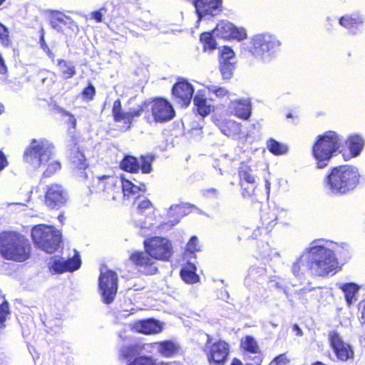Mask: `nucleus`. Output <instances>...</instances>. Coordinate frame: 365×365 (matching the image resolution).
Segmentation results:
<instances>
[{"instance_id": "nucleus-61", "label": "nucleus", "mask_w": 365, "mask_h": 365, "mask_svg": "<svg viewBox=\"0 0 365 365\" xmlns=\"http://www.w3.org/2000/svg\"><path fill=\"white\" fill-rule=\"evenodd\" d=\"M7 72V67L5 64L4 60L0 53V73L5 74Z\"/></svg>"}, {"instance_id": "nucleus-20", "label": "nucleus", "mask_w": 365, "mask_h": 365, "mask_svg": "<svg viewBox=\"0 0 365 365\" xmlns=\"http://www.w3.org/2000/svg\"><path fill=\"white\" fill-rule=\"evenodd\" d=\"M151 112L154 120L159 123L169 121L175 116L173 106L163 98H158L153 101Z\"/></svg>"}, {"instance_id": "nucleus-36", "label": "nucleus", "mask_w": 365, "mask_h": 365, "mask_svg": "<svg viewBox=\"0 0 365 365\" xmlns=\"http://www.w3.org/2000/svg\"><path fill=\"white\" fill-rule=\"evenodd\" d=\"M193 102L200 115L205 116L211 112L212 106L207 103V99L203 95L197 93L194 97Z\"/></svg>"}, {"instance_id": "nucleus-52", "label": "nucleus", "mask_w": 365, "mask_h": 365, "mask_svg": "<svg viewBox=\"0 0 365 365\" xmlns=\"http://www.w3.org/2000/svg\"><path fill=\"white\" fill-rule=\"evenodd\" d=\"M0 41L1 43L8 46L10 44V39L9 38V31L7 28L0 23Z\"/></svg>"}, {"instance_id": "nucleus-3", "label": "nucleus", "mask_w": 365, "mask_h": 365, "mask_svg": "<svg viewBox=\"0 0 365 365\" xmlns=\"http://www.w3.org/2000/svg\"><path fill=\"white\" fill-rule=\"evenodd\" d=\"M0 254L9 260L24 262L31 254V245L27 239L16 232L0 234Z\"/></svg>"}, {"instance_id": "nucleus-7", "label": "nucleus", "mask_w": 365, "mask_h": 365, "mask_svg": "<svg viewBox=\"0 0 365 365\" xmlns=\"http://www.w3.org/2000/svg\"><path fill=\"white\" fill-rule=\"evenodd\" d=\"M337 245L321 239V276L334 275L341 269L334 251Z\"/></svg>"}, {"instance_id": "nucleus-10", "label": "nucleus", "mask_w": 365, "mask_h": 365, "mask_svg": "<svg viewBox=\"0 0 365 365\" xmlns=\"http://www.w3.org/2000/svg\"><path fill=\"white\" fill-rule=\"evenodd\" d=\"M98 285L103 302L106 304L111 303L118 289L117 274L106 268L101 269L98 278Z\"/></svg>"}, {"instance_id": "nucleus-42", "label": "nucleus", "mask_w": 365, "mask_h": 365, "mask_svg": "<svg viewBox=\"0 0 365 365\" xmlns=\"http://www.w3.org/2000/svg\"><path fill=\"white\" fill-rule=\"evenodd\" d=\"M241 346L246 351L257 354L259 351V348L258 346L257 342L256 340L250 336H247L241 340Z\"/></svg>"}, {"instance_id": "nucleus-63", "label": "nucleus", "mask_w": 365, "mask_h": 365, "mask_svg": "<svg viewBox=\"0 0 365 365\" xmlns=\"http://www.w3.org/2000/svg\"><path fill=\"white\" fill-rule=\"evenodd\" d=\"M292 329L297 336H302L303 335L302 329L299 327L297 324H294Z\"/></svg>"}, {"instance_id": "nucleus-56", "label": "nucleus", "mask_w": 365, "mask_h": 365, "mask_svg": "<svg viewBox=\"0 0 365 365\" xmlns=\"http://www.w3.org/2000/svg\"><path fill=\"white\" fill-rule=\"evenodd\" d=\"M289 360L284 354L275 357L269 365H288Z\"/></svg>"}, {"instance_id": "nucleus-30", "label": "nucleus", "mask_w": 365, "mask_h": 365, "mask_svg": "<svg viewBox=\"0 0 365 365\" xmlns=\"http://www.w3.org/2000/svg\"><path fill=\"white\" fill-rule=\"evenodd\" d=\"M221 132L228 137L237 138L241 134V124L232 120H224L218 124Z\"/></svg>"}, {"instance_id": "nucleus-44", "label": "nucleus", "mask_w": 365, "mask_h": 365, "mask_svg": "<svg viewBox=\"0 0 365 365\" xmlns=\"http://www.w3.org/2000/svg\"><path fill=\"white\" fill-rule=\"evenodd\" d=\"M266 269L262 267L252 266L248 270L247 276L254 281L259 282L266 275Z\"/></svg>"}, {"instance_id": "nucleus-49", "label": "nucleus", "mask_w": 365, "mask_h": 365, "mask_svg": "<svg viewBox=\"0 0 365 365\" xmlns=\"http://www.w3.org/2000/svg\"><path fill=\"white\" fill-rule=\"evenodd\" d=\"M153 158L151 156H142L138 161L140 168L143 173H149L151 171V163Z\"/></svg>"}, {"instance_id": "nucleus-19", "label": "nucleus", "mask_w": 365, "mask_h": 365, "mask_svg": "<svg viewBox=\"0 0 365 365\" xmlns=\"http://www.w3.org/2000/svg\"><path fill=\"white\" fill-rule=\"evenodd\" d=\"M68 200L66 190L60 184L53 183L46 186L45 194V203L51 207H60Z\"/></svg>"}, {"instance_id": "nucleus-6", "label": "nucleus", "mask_w": 365, "mask_h": 365, "mask_svg": "<svg viewBox=\"0 0 365 365\" xmlns=\"http://www.w3.org/2000/svg\"><path fill=\"white\" fill-rule=\"evenodd\" d=\"M292 273L298 277L305 272L317 275L319 272V240H314L293 264Z\"/></svg>"}, {"instance_id": "nucleus-11", "label": "nucleus", "mask_w": 365, "mask_h": 365, "mask_svg": "<svg viewBox=\"0 0 365 365\" xmlns=\"http://www.w3.org/2000/svg\"><path fill=\"white\" fill-rule=\"evenodd\" d=\"M197 16V22L210 20L222 11L223 0H192Z\"/></svg>"}, {"instance_id": "nucleus-59", "label": "nucleus", "mask_w": 365, "mask_h": 365, "mask_svg": "<svg viewBox=\"0 0 365 365\" xmlns=\"http://www.w3.org/2000/svg\"><path fill=\"white\" fill-rule=\"evenodd\" d=\"M319 135L317 137L316 141L314 144L313 149H312L313 155L315 158V159L317 160V168H319V153L318 152L319 149Z\"/></svg>"}, {"instance_id": "nucleus-38", "label": "nucleus", "mask_w": 365, "mask_h": 365, "mask_svg": "<svg viewBox=\"0 0 365 365\" xmlns=\"http://www.w3.org/2000/svg\"><path fill=\"white\" fill-rule=\"evenodd\" d=\"M140 354L139 343H135L123 346L120 350L119 356L121 359L130 361L132 358Z\"/></svg>"}, {"instance_id": "nucleus-13", "label": "nucleus", "mask_w": 365, "mask_h": 365, "mask_svg": "<svg viewBox=\"0 0 365 365\" xmlns=\"http://www.w3.org/2000/svg\"><path fill=\"white\" fill-rule=\"evenodd\" d=\"M238 175L242 189V196L244 197L252 196L257 187L255 170L250 165L242 163L238 168Z\"/></svg>"}, {"instance_id": "nucleus-32", "label": "nucleus", "mask_w": 365, "mask_h": 365, "mask_svg": "<svg viewBox=\"0 0 365 365\" xmlns=\"http://www.w3.org/2000/svg\"><path fill=\"white\" fill-rule=\"evenodd\" d=\"M158 353L164 357H171L180 350V345L173 340H167L158 342L157 345Z\"/></svg>"}, {"instance_id": "nucleus-17", "label": "nucleus", "mask_w": 365, "mask_h": 365, "mask_svg": "<svg viewBox=\"0 0 365 365\" xmlns=\"http://www.w3.org/2000/svg\"><path fill=\"white\" fill-rule=\"evenodd\" d=\"M120 178L114 175L98 176L93 179V189L91 192H104L115 198L113 192L120 190Z\"/></svg>"}, {"instance_id": "nucleus-23", "label": "nucleus", "mask_w": 365, "mask_h": 365, "mask_svg": "<svg viewBox=\"0 0 365 365\" xmlns=\"http://www.w3.org/2000/svg\"><path fill=\"white\" fill-rule=\"evenodd\" d=\"M329 341L339 359L345 361L353 358L354 351L350 345L344 343L336 332H330Z\"/></svg>"}, {"instance_id": "nucleus-54", "label": "nucleus", "mask_w": 365, "mask_h": 365, "mask_svg": "<svg viewBox=\"0 0 365 365\" xmlns=\"http://www.w3.org/2000/svg\"><path fill=\"white\" fill-rule=\"evenodd\" d=\"M200 250V246L198 245V240L196 237L190 238V241L187 244L186 252L190 254H193L197 251Z\"/></svg>"}, {"instance_id": "nucleus-31", "label": "nucleus", "mask_w": 365, "mask_h": 365, "mask_svg": "<svg viewBox=\"0 0 365 365\" xmlns=\"http://www.w3.org/2000/svg\"><path fill=\"white\" fill-rule=\"evenodd\" d=\"M338 287L343 292L349 306L356 302L359 286L355 283H340Z\"/></svg>"}, {"instance_id": "nucleus-47", "label": "nucleus", "mask_w": 365, "mask_h": 365, "mask_svg": "<svg viewBox=\"0 0 365 365\" xmlns=\"http://www.w3.org/2000/svg\"><path fill=\"white\" fill-rule=\"evenodd\" d=\"M206 88L210 93L215 94L218 98H224L229 94V91L225 87L208 84Z\"/></svg>"}, {"instance_id": "nucleus-4", "label": "nucleus", "mask_w": 365, "mask_h": 365, "mask_svg": "<svg viewBox=\"0 0 365 365\" xmlns=\"http://www.w3.org/2000/svg\"><path fill=\"white\" fill-rule=\"evenodd\" d=\"M281 46L280 41L269 33L254 35L250 42L249 52L257 60L269 62Z\"/></svg>"}, {"instance_id": "nucleus-51", "label": "nucleus", "mask_w": 365, "mask_h": 365, "mask_svg": "<svg viewBox=\"0 0 365 365\" xmlns=\"http://www.w3.org/2000/svg\"><path fill=\"white\" fill-rule=\"evenodd\" d=\"M9 314V304L7 302H3L0 305V328L5 327L4 322L6 316Z\"/></svg>"}, {"instance_id": "nucleus-14", "label": "nucleus", "mask_w": 365, "mask_h": 365, "mask_svg": "<svg viewBox=\"0 0 365 365\" xmlns=\"http://www.w3.org/2000/svg\"><path fill=\"white\" fill-rule=\"evenodd\" d=\"M81 264L80 256L76 252L73 257L67 259L58 256L52 257L48 262L49 270L53 274L73 272L78 269Z\"/></svg>"}, {"instance_id": "nucleus-39", "label": "nucleus", "mask_w": 365, "mask_h": 365, "mask_svg": "<svg viewBox=\"0 0 365 365\" xmlns=\"http://www.w3.org/2000/svg\"><path fill=\"white\" fill-rule=\"evenodd\" d=\"M137 205V212L134 216H143L144 213L150 215L153 212L152 203L148 199H138L135 201Z\"/></svg>"}, {"instance_id": "nucleus-18", "label": "nucleus", "mask_w": 365, "mask_h": 365, "mask_svg": "<svg viewBox=\"0 0 365 365\" xmlns=\"http://www.w3.org/2000/svg\"><path fill=\"white\" fill-rule=\"evenodd\" d=\"M130 262L136 266L140 272L145 274H154L158 268L155 265V259L150 254L145 252L135 251L130 255Z\"/></svg>"}, {"instance_id": "nucleus-64", "label": "nucleus", "mask_w": 365, "mask_h": 365, "mask_svg": "<svg viewBox=\"0 0 365 365\" xmlns=\"http://www.w3.org/2000/svg\"><path fill=\"white\" fill-rule=\"evenodd\" d=\"M270 187H271V183L269 182V180H267V179H265V188H266V190H267V195H269Z\"/></svg>"}, {"instance_id": "nucleus-1", "label": "nucleus", "mask_w": 365, "mask_h": 365, "mask_svg": "<svg viewBox=\"0 0 365 365\" xmlns=\"http://www.w3.org/2000/svg\"><path fill=\"white\" fill-rule=\"evenodd\" d=\"M53 145L46 139L32 140L24 152V160L34 168H38L48 163L44 177H49L60 170L61 166L58 161L53 159Z\"/></svg>"}, {"instance_id": "nucleus-27", "label": "nucleus", "mask_w": 365, "mask_h": 365, "mask_svg": "<svg viewBox=\"0 0 365 365\" xmlns=\"http://www.w3.org/2000/svg\"><path fill=\"white\" fill-rule=\"evenodd\" d=\"M133 328L137 332L144 334H158L163 329L162 324L153 319L138 322L134 324Z\"/></svg>"}, {"instance_id": "nucleus-55", "label": "nucleus", "mask_w": 365, "mask_h": 365, "mask_svg": "<svg viewBox=\"0 0 365 365\" xmlns=\"http://www.w3.org/2000/svg\"><path fill=\"white\" fill-rule=\"evenodd\" d=\"M262 248H263V252L262 253V257H266L267 254V257H269L270 260L272 258H275V257L279 258V257H280L279 254L277 252H273V251L270 250L269 247L267 244H263Z\"/></svg>"}, {"instance_id": "nucleus-43", "label": "nucleus", "mask_w": 365, "mask_h": 365, "mask_svg": "<svg viewBox=\"0 0 365 365\" xmlns=\"http://www.w3.org/2000/svg\"><path fill=\"white\" fill-rule=\"evenodd\" d=\"M262 225L266 229L272 228L277 222V216L274 210L263 212L261 216Z\"/></svg>"}, {"instance_id": "nucleus-29", "label": "nucleus", "mask_w": 365, "mask_h": 365, "mask_svg": "<svg viewBox=\"0 0 365 365\" xmlns=\"http://www.w3.org/2000/svg\"><path fill=\"white\" fill-rule=\"evenodd\" d=\"M134 221L140 228L143 235H148V232L153 230L156 226L155 217L154 213L143 216H134Z\"/></svg>"}, {"instance_id": "nucleus-9", "label": "nucleus", "mask_w": 365, "mask_h": 365, "mask_svg": "<svg viewBox=\"0 0 365 365\" xmlns=\"http://www.w3.org/2000/svg\"><path fill=\"white\" fill-rule=\"evenodd\" d=\"M341 137L336 131L327 130L321 134V168L327 165L341 146Z\"/></svg>"}, {"instance_id": "nucleus-40", "label": "nucleus", "mask_w": 365, "mask_h": 365, "mask_svg": "<svg viewBox=\"0 0 365 365\" xmlns=\"http://www.w3.org/2000/svg\"><path fill=\"white\" fill-rule=\"evenodd\" d=\"M120 168L130 173H135L140 169V163L133 156H125L120 163Z\"/></svg>"}, {"instance_id": "nucleus-12", "label": "nucleus", "mask_w": 365, "mask_h": 365, "mask_svg": "<svg viewBox=\"0 0 365 365\" xmlns=\"http://www.w3.org/2000/svg\"><path fill=\"white\" fill-rule=\"evenodd\" d=\"M49 22L52 29L65 35L72 36L78 32L77 24L70 16L62 12L52 11L49 17Z\"/></svg>"}, {"instance_id": "nucleus-53", "label": "nucleus", "mask_w": 365, "mask_h": 365, "mask_svg": "<svg viewBox=\"0 0 365 365\" xmlns=\"http://www.w3.org/2000/svg\"><path fill=\"white\" fill-rule=\"evenodd\" d=\"M157 345H158V342L147 343V344L139 343L140 353H142L143 351H144L147 353H150V354L153 353L155 351L158 352V348L157 347Z\"/></svg>"}, {"instance_id": "nucleus-25", "label": "nucleus", "mask_w": 365, "mask_h": 365, "mask_svg": "<svg viewBox=\"0 0 365 365\" xmlns=\"http://www.w3.org/2000/svg\"><path fill=\"white\" fill-rule=\"evenodd\" d=\"M231 114L243 120H247L252 113V103L248 98L231 101L229 105Z\"/></svg>"}, {"instance_id": "nucleus-50", "label": "nucleus", "mask_w": 365, "mask_h": 365, "mask_svg": "<svg viewBox=\"0 0 365 365\" xmlns=\"http://www.w3.org/2000/svg\"><path fill=\"white\" fill-rule=\"evenodd\" d=\"M128 365H155V362L151 357L140 356L129 362Z\"/></svg>"}, {"instance_id": "nucleus-21", "label": "nucleus", "mask_w": 365, "mask_h": 365, "mask_svg": "<svg viewBox=\"0 0 365 365\" xmlns=\"http://www.w3.org/2000/svg\"><path fill=\"white\" fill-rule=\"evenodd\" d=\"M143 111V108L130 109L125 111L121 108L120 101L119 99L114 101L112 113L115 121L123 123L125 130L128 129L132 123L133 118L139 117Z\"/></svg>"}, {"instance_id": "nucleus-60", "label": "nucleus", "mask_w": 365, "mask_h": 365, "mask_svg": "<svg viewBox=\"0 0 365 365\" xmlns=\"http://www.w3.org/2000/svg\"><path fill=\"white\" fill-rule=\"evenodd\" d=\"M61 113H62V115H66L68 117V123H70L73 128H75L76 124V118H74V116L73 115H71V113H69L68 112H67L64 110H62V109L61 110Z\"/></svg>"}, {"instance_id": "nucleus-62", "label": "nucleus", "mask_w": 365, "mask_h": 365, "mask_svg": "<svg viewBox=\"0 0 365 365\" xmlns=\"http://www.w3.org/2000/svg\"><path fill=\"white\" fill-rule=\"evenodd\" d=\"M92 17L96 21V22H101L103 15L100 11H95L92 13Z\"/></svg>"}, {"instance_id": "nucleus-57", "label": "nucleus", "mask_w": 365, "mask_h": 365, "mask_svg": "<svg viewBox=\"0 0 365 365\" xmlns=\"http://www.w3.org/2000/svg\"><path fill=\"white\" fill-rule=\"evenodd\" d=\"M273 210L275 212V213H277V220L282 221L289 218V214L287 209L280 207H276Z\"/></svg>"}, {"instance_id": "nucleus-48", "label": "nucleus", "mask_w": 365, "mask_h": 365, "mask_svg": "<svg viewBox=\"0 0 365 365\" xmlns=\"http://www.w3.org/2000/svg\"><path fill=\"white\" fill-rule=\"evenodd\" d=\"M200 41L204 43V49L215 48V41L210 33H204L200 36Z\"/></svg>"}, {"instance_id": "nucleus-45", "label": "nucleus", "mask_w": 365, "mask_h": 365, "mask_svg": "<svg viewBox=\"0 0 365 365\" xmlns=\"http://www.w3.org/2000/svg\"><path fill=\"white\" fill-rule=\"evenodd\" d=\"M220 63H236L235 53L230 48L224 46L221 49Z\"/></svg>"}, {"instance_id": "nucleus-37", "label": "nucleus", "mask_w": 365, "mask_h": 365, "mask_svg": "<svg viewBox=\"0 0 365 365\" xmlns=\"http://www.w3.org/2000/svg\"><path fill=\"white\" fill-rule=\"evenodd\" d=\"M70 160L75 168L85 170L87 166L85 155L78 148H73L71 150Z\"/></svg>"}, {"instance_id": "nucleus-26", "label": "nucleus", "mask_w": 365, "mask_h": 365, "mask_svg": "<svg viewBox=\"0 0 365 365\" xmlns=\"http://www.w3.org/2000/svg\"><path fill=\"white\" fill-rule=\"evenodd\" d=\"M345 143L349 150V154L347 156L344 155V159L348 160L361 154L365 145V140L362 135L353 133L347 137Z\"/></svg>"}, {"instance_id": "nucleus-34", "label": "nucleus", "mask_w": 365, "mask_h": 365, "mask_svg": "<svg viewBox=\"0 0 365 365\" xmlns=\"http://www.w3.org/2000/svg\"><path fill=\"white\" fill-rule=\"evenodd\" d=\"M57 67L63 79L67 80L73 77L76 73L75 65L63 59L57 60Z\"/></svg>"}, {"instance_id": "nucleus-16", "label": "nucleus", "mask_w": 365, "mask_h": 365, "mask_svg": "<svg viewBox=\"0 0 365 365\" xmlns=\"http://www.w3.org/2000/svg\"><path fill=\"white\" fill-rule=\"evenodd\" d=\"M204 351L210 364L221 365L225 363L228 356L229 345L223 341L207 343L205 346Z\"/></svg>"}, {"instance_id": "nucleus-2", "label": "nucleus", "mask_w": 365, "mask_h": 365, "mask_svg": "<svg viewBox=\"0 0 365 365\" xmlns=\"http://www.w3.org/2000/svg\"><path fill=\"white\" fill-rule=\"evenodd\" d=\"M360 177L356 167L340 165L331 170L324 179V185L332 193L346 194L357 186Z\"/></svg>"}, {"instance_id": "nucleus-24", "label": "nucleus", "mask_w": 365, "mask_h": 365, "mask_svg": "<svg viewBox=\"0 0 365 365\" xmlns=\"http://www.w3.org/2000/svg\"><path fill=\"white\" fill-rule=\"evenodd\" d=\"M364 21L365 16L359 12L345 14L339 19V24L352 35H356L361 32V28Z\"/></svg>"}, {"instance_id": "nucleus-5", "label": "nucleus", "mask_w": 365, "mask_h": 365, "mask_svg": "<svg viewBox=\"0 0 365 365\" xmlns=\"http://www.w3.org/2000/svg\"><path fill=\"white\" fill-rule=\"evenodd\" d=\"M31 236L34 244L47 253L58 250L61 242V234L53 226L38 225L33 227Z\"/></svg>"}, {"instance_id": "nucleus-41", "label": "nucleus", "mask_w": 365, "mask_h": 365, "mask_svg": "<svg viewBox=\"0 0 365 365\" xmlns=\"http://www.w3.org/2000/svg\"><path fill=\"white\" fill-rule=\"evenodd\" d=\"M268 150L275 155H284L288 152V147L285 144L280 143L274 139L267 140Z\"/></svg>"}, {"instance_id": "nucleus-58", "label": "nucleus", "mask_w": 365, "mask_h": 365, "mask_svg": "<svg viewBox=\"0 0 365 365\" xmlns=\"http://www.w3.org/2000/svg\"><path fill=\"white\" fill-rule=\"evenodd\" d=\"M95 88L90 84L82 92V96L86 100H91L95 95Z\"/></svg>"}, {"instance_id": "nucleus-15", "label": "nucleus", "mask_w": 365, "mask_h": 365, "mask_svg": "<svg viewBox=\"0 0 365 365\" xmlns=\"http://www.w3.org/2000/svg\"><path fill=\"white\" fill-rule=\"evenodd\" d=\"M213 35L224 39L234 38L242 41L247 38V31L242 27H236L233 24L221 21L213 30Z\"/></svg>"}, {"instance_id": "nucleus-35", "label": "nucleus", "mask_w": 365, "mask_h": 365, "mask_svg": "<svg viewBox=\"0 0 365 365\" xmlns=\"http://www.w3.org/2000/svg\"><path fill=\"white\" fill-rule=\"evenodd\" d=\"M180 276L182 280L187 284L196 283L200 279V277L196 274V267L192 263H187L182 268Z\"/></svg>"}, {"instance_id": "nucleus-33", "label": "nucleus", "mask_w": 365, "mask_h": 365, "mask_svg": "<svg viewBox=\"0 0 365 365\" xmlns=\"http://www.w3.org/2000/svg\"><path fill=\"white\" fill-rule=\"evenodd\" d=\"M122 190L124 196L128 197L134 196L139 192H144L145 191V186L141 184L140 186L134 185L128 180L120 178V190Z\"/></svg>"}, {"instance_id": "nucleus-28", "label": "nucleus", "mask_w": 365, "mask_h": 365, "mask_svg": "<svg viewBox=\"0 0 365 365\" xmlns=\"http://www.w3.org/2000/svg\"><path fill=\"white\" fill-rule=\"evenodd\" d=\"M192 207L188 204L174 205L170 207L168 211V217L170 219L171 226L179 222L180 219L191 212Z\"/></svg>"}, {"instance_id": "nucleus-8", "label": "nucleus", "mask_w": 365, "mask_h": 365, "mask_svg": "<svg viewBox=\"0 0 365 365\" xmlns=\"http://www.w3.org/2000/svg\"><path fill=\"white\" fill-rule=\"evenodd\" d=\"M145 250H146L155 260L168 261L173 255V245L171 242L162 237H154L144 240Z\"/></svg>"}, {"instance_id": "nucleus-22", "label": "nucleus", "mask_w": 365, "mask_h": 365, "mask_svg": "<svg viewBox=\"0 0 365 365\" xmlns=\"http://www.w3.org/2000/svg\"><path fill=\"white\" fill-rule=\"evenodd\" d=\"M173 96L182 106H187L193 96L192 86L185 80L179 81L173 87Z\"/></svg>"}, {"instance_id": "nucleus-46", "label": "nucleus", "mask_w": 365, "mask_h": 365, "mask_svg": "<svg viewBox=\"0 0 365 365\" xmlns=\"http://www.w3.org/2000/svg\"><path fill=\"white\" fill-rule=\"evenodd\" d=\"M235 63H220V69L223 79H230L235 70Z\"/></svg>"}]
</instances>
